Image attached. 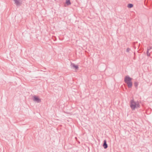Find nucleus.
Instances as JSON below:
<instances>
[{
    "instance_id": "9d476101",
    "label": "nucleus",
    "mask_w": 152,
    "mask_h": 152,
    "mask_svg": "<svg viewBox=\"0 0 152 152\" xmlns=\"http://www.w3.org/2000/svg\"><path fill=\"white\" fill-rule=\"evenodd\" d=\"M147 55L148 56H150V53H149V49H148L147 51Z\"/></svg>"
},
{
    "instance_id": "f8f14e48",
    "label": "nucleus",
    "mask_w": 152,
    "mask_h": 152,
    "mask_svg": "<svg viewBox=\"0 0 152 152\" xmlns=\"http://www.w3.org/2000/svg\"><path fill=\"white\" fill-rule=\"evenodd\" d=\"M151 49V47H150L149 46L148 48H147V49H149V50H150V49Z\"/></svg>"
},
{
    "instance_id": "9b49d317",
    "label": "nucleus",
    "mask_w": 152,
    "mask_h": 152,
    "mask_svg": "<svg viewBox=\"0 0 152 152\" xmlns=\"http://www.w3.org/2000/svg\"><path fill=\"white\" fill-rule=\"evenodd\" d=\"M130 50V49L129 48H127L126 49V52L129 53Z\"/></svg>"
},
{
    "instance_id": "423d86ee",
    "label": "nucleus",
    "mask_w": 152,
    "mask_h": 152,
    "mask_svg": "<svg viewBox=\"0 0 152 152\" xmlns=\"http://www.w3.org/2000/svg\"><path fill=\"white\" fill-rule=\"evenodd\" d=\"M15 2V4L17 6H20L21 5V3L19 2L18 0H14Z\"/></svg>"
},
{
    "instance_id": "39448f33",
    "label": "nucleus",
    "mask_w": 152,
    "mask_h": 152,
    "mask_svg": "<svg viewBox=\"0 0 152 152\" xmlns=\"http://www.w3.org/2000/svg\"><path fill=\"white\" fill-rule=\"evenodd\" d=\"M103 146L104 149H106L107 148L108 145L107 144V143L106 140H104Z\"/></svg>"
},
{
    "instance_id": "0eeeda50",
    "label": "nucleus",
    "mask_w": 152,
    "mask_h": 152,
    "mask_svg": "<svg viewBox=\"0 0 152 152\" xmlns=\"http://www.w3.org/2000/svg\"><path fill=\"white\" fill-rule=\"evenodd\" d=\"M66 4L67 5H70L71 4V3L70 0H66Z\"/></svg>"
},
{
    "instance_id": "1a4fd4ad",
    "label": "nucleus",
    "mask_w": 152,
    "mask_h": 152,
    "mask_svg": "<svg viewBox=\"0 0 152 152\" xmlns=\"http://www.w3.org/2000/svg\"><path fill=\"white\" fill-rule=\"evenodd\" d=\"M134 85L136 88H137L138 85V83L137 82H135L134 83Z\"/></svg>"
},
{
    "instance_id": "7ed1b4c3",
    "label": "nucleus",
    "mask_w": 152,
    "mask_h": 152,
    "mask_svg": "<svg viewBox=\"0 0 152 152\" xmlns=\"http://www.w3.org/2000/svg\"><path fill=\"white\" fill-rule=\"evenodd\" d=\"M33 100L37 103H40L41 102V100L36 96L33 97Z\"/></svg>"
},
{
    "instance_id": "20e7f679",
    "label": "nucleus",
    "mask_w": 152,
    "mask_h": 152,
    "mask_svg": "<svg viewBox=\"0 0 152 152\" xmlns=\"http://www.w3.org/2000/svg\"><path fill=\"white\" fill-rule=\"evenodd\" d=\"M71 66L72 67L75 68V69H77L78 68V66L77 65H76L75 64L71 63Z\"/></svg>"
},
{
    "instance_id": "f03ea898",
    "label": "nucleus",
    "mask_w": 152,
    "mask_h": 152,
    "mask_svg": "<svg viewBox=\"0 0 152 152\" xmlns=\"http://www.w3.org/2000/svg\"><path fill=\"white\" fill-rule=\"evenodd\" d=\"M130 106L132 110L139 107V105L138 102H136L134 101L133 100H132L130 102Z\"/></svg>"
},
{
    "instance_id": "6e6552de",
    "label": "nucleus",
    "mask_w": 152,
    "mask_h": 152,
    "mask_svg": "<svg viewBox=\"0 0 152 152\" xmlns=\"http://www.w3.org/2000/svg\"><path fill=\"white\" fill-rule=\"evenodd\" d=\"M133 5L132 4H129L128 5V7L129 8H131L133 7Z\"/></svg>"
},
{
    "instance_id": "f257e3e1",
    "label": "nucleus",
    "mask_w": 152,
    "mask_h": 152,
    "mask_svg": "<svg viewBox=\"0 0 152 152\" xmlns=\"http://www.w3.org/2000/svg\"><path fill=\"white\" fill-rule=\"evenodd\" d=\"M132 78L130 77L128 75L126 76L124 78V81L127 84L129 88H131L132 86Z\"/></svg>"
}]
</instances>
